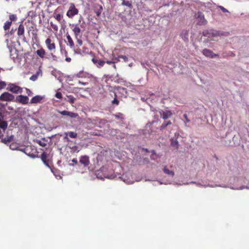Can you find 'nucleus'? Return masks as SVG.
<instances>
[{"label":"nucleus","instance_id":"obj_1","mask_svg":"<svg viewBox=\"0 0 249 249\" xmlns=\"http://www.w3.org/2000/svg\"><path fill=\"white\" fill-rule=\"evenodd\" d=\"M203 36L209 38L216 36H227L230 35L229 32L217 31L213 29L205 30L202 33Z\"/></svg>","mask_w":249,"mask_h":249},{"label":"nucleus","instance_id":"obj_2","mask_svg":"<svg viewBox=\"0 0 249 249\" xmlns=\"http://www.w3.org/2000/svg\"><path fill=\"white\" fill-rule=\"evenodd\" d=\"M115 92H114V96L118 95L121 97L126 98L128 96V93L126 89L121 86H117L114 88Z\"/></svg>","mask_w":249,"mask_h":249},{"label":"nucleus","instance_id":"obj_3","mask_svg":"<svg viewBox=\"0 0 249 249\" xmlns=\"http://www.w3.org/2000/svg\"><path fill=\"white\" fill-rule=\"evenodd\" d=\"M104 168H101L100 169L96 171L95 175L97 178L99 179H103L104 178H108L113 179L117 178V176L114 174H112L110 176H107L106 174L103 173V170Z\"/></svg>","mask_w":249,"mask_h":249},{"label":"nucleus","instance_id":"obj_4","mask_svg":"<svg viewBox=\"0 0 249 249\" xmlns=\"http://www.w3.org/2000/svg\"><path fill=\"white\" fill-rule=\"evenodd\" d=\"M14 95L8 92H4L0 96V101H13L14 100Z\"/></svg>","mask_w":249,"mask_h":249},{"label":"nucleus","instance_id":"obj_5","mask_svg":"<svg viewBox=\"0 0 249 249\" xmlns=\"http://www.w3.org/2000/svg\"><path fill=\"white\" fill-rule=\"evenodd\" d=\"M196 16V18L197 21V24L198 25L202 26L207 24V21L205 19L204 15L202 12H197Z\"/></svg>","mask_w":249,"mask_h":249},{"label":"nucleus","instance_id":"obj_6","mask_svg":"<svg viewBox=\"0 0 249 249\" xmlns=\"http://www.w3.org/2000/svg\"><path fill=\"white\" fill-rule=\"evenodd\" d=\"M78 13V10L75 8L74 4L71 3V5L67 12V16L70 18H72L74 16L77 15Z\"/></svg>","mask_w":249,"mask_h":249},{"label":"nucleus","instance_id":"obj_7","mask_svg":"<svg viewBox=\"0 0 249 249\" xmlns=\"http://www.w3.org/2000/svg\"><path fill=\"white\" fill-rule=\"evenodd\" d=\"M202 53L204 55L207 57L212 58H219V55L218 54L213 53L211 50L208 49H203Z\"/></svg>","mask_w":249,"mask_h":249},{"label":"nucleus","instance_id":"obj_8","mask_svg":"<svg viewBox=\"0 0 249 249\" xmlns=\"http://www.w3.org/2000/svg\"><path fill=\"white\" fill-rule=\"evenodd\" d=\"M159 113L160 115L161 118L164 120L168 119V118H170L173 115L172 111L171 110H168L163 111V110L160 109L159 111Z\"/></svg>","mask_w":249,"mask_h":249},{"label":"nucleus","instance_id":"obj_9","mask_svg":"<svg viewBox=\"0 0 249 249\" xmlns=\"http://www.w3.org/2000/svg\"><path fill=\"white\" fill-rule=\"evenodd\" d=\"M15 101L23 105H26L28 103L29 98L27 96L20 95L16 97Z\"/></svg>","mask_w":249,"mask_h":249},{"label":"nucleus","instance_id":"obj_10","mask_svg":"<svg viewBox=\"0 0 249 249\" xmlns=\"http://www.w3.org/2000/svg\"><path fill=\"white\" fill-rule=\"evenodd\" d=\"M4 114L0 115V128L2 129L4 131L7 129L8 123L7 121H4Z\"/></svg>","mask_w":249,"mask_h":249},{"label":"nucleus","instance_id":"obj_11","mask_svg":"<svg viewBox=\"0 0 249 249\" xmlns=\"http://www.w3.org/2000/svg\"><path fill=\"white\" fill-rule=\"evenodd\" d=\"M58 112L60 114H61L63 116H68L71 118H75L78 116V114L77 113H74L72 112H71V111H68L67 110H63V111L58 110Z\"/></svg>","mask_w":249,"mask_h":249},{"label":"nucleus","instance_id":"obj_12","mask_svg":"<svg viewBox=\"0 0 249 249\" xmlns=\"http://www.w3.org/2000/svg\"><path fill=\"white\" fill-rule=\"evenodd\" d=\"M9 90L13 93H21V88L14 84H11L9 85Z\"/></svg>","mask_w":249,"mask_h":249},{"label":"nucleus","instance_id":"obj_13","mask_svg":"<svg viewBox=\"0 0 249 249\" xmlns=\"http://www.w3.org/2000/svg\"><path fill=\"white\" fill-rule=\"evenodd\" d=\"M79 162L85 167H87L89 164V157L87 156H82L80 158Z\"/></svg>","mask_w":249,"mask_h":249},{"label":"nucleus","instance_id":"obj_14","mask_svg":"<svg viewBox=\"0 0 249 249\" xmlns=\"http://www.w3.org/2000/svg\"><path fill=\"white\" fill-rule=\"evenodd\" d=\"M192 183H195L196 184L197 186H199V187H226V186H222L221 185H215L214 186L213 185H210L209 184H202L200 183H198V182H195V181H191L190 182V184H192ZM187 184H189V183H187Z\"/></svg>","mask_w":249,"mask_h":249},{"label":"nucleus","instance_id":"obj_15","mask_svg":"<svg viewBox=\"0 0 249 249\" xmlns=\"http://www.w3.org/2000/svg\"><path fill=\"white\" fill-rule=\"evenodd\" d=\"M171 146L174 147L175 149L178 150L179 148V142L176 137H172L170 139Z\"/></svg>","mask_w":249,"mask_h":249},{"label":"nucleus","instance_id":"obj_16","mask_svg":"<svg viewBox=\"0 0 249 249\" xmlns=\"http://www.w3.org/2000/svg\"><path fill=\"white\" fill-rule=\"evenodd\" d=\"M92 61L94 64H95L97 66L98 68L102 67L104 66V64L105 63V61L101 60L96 58H92Z\"/></svg>","mask_w":249,"mask_h":249},{"label":"nucleus","instance_id":"obj_17","mask_svg":"<svg viewBox=\"0 0 249 249\" xmlns=\"http://www.w3.org/2000/svg\"><path fill=\"white\" fill-rule=\"evenodd\" d=\"M47 153L45 152H43L41 156H40V158L42 161V162L44 163V164L48 167L51 168L50 166L48 161L47 160Z\"/></svg>","mask_w":249,"mask_h":249},{"label":"nucleus","instance_id":"obj_18","mask_svg":"<svg viewBox=\"0 0 249 249\" xmlns=\"http://www.w3.org/2000/svg\"><path fill=\"white\" fill-rule=\"evenodd\" d=\"M34 141L38 143L40 146L45 147L47 145L48 140L46 138H43L41 140H34Z\"/></svg>","mask_w":249,"mask_h":249},{"label":"nucleus","instance_id":"obj_19","mask_svg":"<svg viewBox=\"0 0 249 249\" xmlns=\"http://www.w3.org/2000/svg\"><path fill=\"white\" fill-rule=\"evenodd\" d=\"M180 36L182 39L185 41H188L189 33L187 30H183L181 31Z\"/></svg>","mask_w":249,"mask_h":249},{"label":"nucleus","instance_id":"obj_20","mask_svg":"<svg viewBox=\"0 0 249 249\" xmlns=\"http://www.w3.org/2000/svg\"><path fill=\"white\" fill-rule=\"evenodd\" d=\"M42 99V97L40 95H36L33 97L30 101L31 104L38 103H39Z\"/></svg>","mask_w":249,"mask_h":249},{"label":"nucleus","instance_id":"obj_21","mask_svg":"<svg viewBox=\"0 0 249 249\" xmlns=\"http://www.w3.org/2000/svg\"><path fill=\"white\" fill-rule=\"evenodd\" d=\"M64 100L69 102L70 103L72 104L74 103L75 98L72 95H68L66 97L64 98Z\"/></svg>","mask_w":249,"mask_h":249},{"label":"nucleus","instance_id":"obj_22","mask_svg":"<svg viewBox=\"0 0 249 249\" xmlns=\"http://www.w3.org/2000/svg\"><path fill=\"white\" fill-rule=\"evenodd\" d=\"M171 124L172 122L171 121H165L160 126L159 129L160 131H163L167 126L171 125Z\"/></svg>","mask_w":249,"mask_h":249},{"label":"nucleus","instance_id":"obj_23","mask_svg":"<svg viewBox=\"0 0 249 249\" xmlns=\"http://www.w3.org/2000/svg\"><path fill=\"white\" fill-rule=\"evenodd\" d=\"M36 53L41 58L44 57L45 55V51L43 48H41L40 49L37 50L36 51Z\"/></svg>","mask_w":249,"mask_h":249},{"label":"nucleus","instance_id":"obj_24","mask_svg":"<svg viewBox=\"0 0 249 249\" xmlns=\"http://www.w3.org/2000/svg\"><path fill=\"white\" fill-rule=\"evenodd\" d=\"M41 73H42V72H41V70L39 69L38 71H37L35 74L32 75L30 77V80H32L33 81H36L37 79L39 74Z\"/></svg>","mask_w":249,"mask_h":249},{"label":"nucleus","instance_id":"obj_25","mask_svg":"<svg viewBox=\"0 0 249 249\" xmlns=\"http://www.w3.org/2000/svg\"><path fill=\"white\" fill-rule=\"evenodd\" d=\"M24 27L23 24H19L18 27V36H21L24 34Z\"/></svg>","mask_w":249,"mask_h":249},{"label":"nucleus","instance_id":"obj_26","mask_svg":"<svg viewBox=\"0 0 249 249\" xmlns=\"http://www.w3.org/2000/svg\"><path fill=\"white\" fill-rule=\"evenodd\" d=\"M163 171L165 174L170 175L172 177H173L175 175V173L173 171L170 170L166 166L163 168Z\"/></svg>","mask_w":249,"mask_h":249},{"label":"nucleus","instance_id":"obj_27","mask_svg":"<svg viewBox=\"0 0 249 249\" xmlns=\"http://www.w3.org/2000/svg\"><path fill=\"white\" fill-rule=\"evenodd\" d=\"M53 75L56 78H57L59 82H61L62 81V78L61 76V72L60 71H55L53 73Z\"/></svg>","mask_w":249,"mask_h":249},{"label":"nucleus","instance_id":"obj_28","mask_svg":"<svg viewBox=\"0 0 249 249\" xmlns=\"http://www.w3.org/2000/svg\"><path fill=\"white\" fill-rule=\"evenodd\" d=\"M72 31L74 32V34L76 36H77L79 35L81 32V29L78 26V25H76L75 27L72 29Z\"/></svg>","mask_w":249,"mask_h":249},{"label":"nucleus","instance_id":"obj_29","mask_svg":"<svg viewBox=\"0 0 249 249\" xmlns=\"http://www.w3.org/2000/svg\"><path fill=\"white\" fill-rule=\"evenodd\" d=\"M237 140V137H236L235 136H234L232 137V142H230L229 145L231 146H236V145H238V142H236Z\"/></svg>","mask_w":249,"mask_h":249},{"label":"nucleus","instance_id":"obj_30","mask_svg":"<svg viewBox=\"0 0 249 249\" xmlns=\"http://www.w3.org/2000/svg\"><path fill=\"white\" fill-rule=\"evenodd\" d=\"M66 36H67V38L68 39V41L69 43L70 46L71 47H73V46H74L73 41L71 37V36H70V35L68 33H67L66 34Z\"/></svg>","mask_w":249,"mask_h":249},{"label":"nucleus","instance_id":"obj_31","mask_svg":"<svg viewBox=\"0 0 249 249\" xmlns=\"http://www.w3.org/2000/svg\"><path fill=\"white\" fill-rule=\"evenodd\" d=\"M11 21H7L5 22L4 25L3 26V28L5 31L8 30L10 28V27L11 25Z\"/></svg>","mask_w":249,"mask_h":249},{"label":"nucleus","instance_id":"obj_32","mask_svg":"<svg viewBox=\"0 0 249 249\" xmlns=\"http://www.w3.org/2000/svg\"><path fill=\"white\" fill-rule=\"evenodd\" d=\"M122 5L127 6L128 7L130 8L132 6V4L130 2V1L129 0H123Z\"/></svg>","mask_w":249,"mask_h":249},{"label":"nucleus","instance_id":"obj_33","mask_svg":"<svg viewBox=\"0 0 249 249\" xmlns=\"http://www.w3.org/2000/svg\"><path fill=\"white\" fill-rule=\"evenodd\" d=\"M9 148L13 150L18 149L17 143L16 142L11 143L9 145Z\"/></svg>","mask_w":249,"mask_h":249},{"label":"nucleus","instance_id":"obj_34","mask_svg":"<svg viewBox=\"0 0 249 249\" xmlns=\"http://www.w3.org/2000/svg\"><path fill=\"white\" fill-rule=\"evenodd\" d=\"M71 151L73 153H78L80 151L79 147L76 145L73 146L72 147H71Z\"/></svg>","mask_w":249,"mask_h":249},{"label":"nucleus","instance_id":"obj_35","mask_svg":"<svg viewBox=\"0 0 249 249\" xmlns=\"http://www.w3.org/2000/svg\"><path fill=\"white\" fill-rule=\"evenodd\" d=\"M60 47L61 53L62 54H64L66 56L67 55V54H68L67 51L66 50L65 48L63 47L61 44L60 45Z\"/></svg>","mask_w":249,"mask_h":249},{"label":"nucleus","instance_id":"obj_36","mask_svg":"<svg viewBox=\"0 0 249 249\" xmlns=\"http://www.w3.org/2000/svg\"><path fill=\"white\" fill-rule=\"evenodd\" d=\"M68 133L69 136L71 138H76L77 136V133L73 131H71Z\"/></svg>","mask_w":249,"mask_h":249},{"label":"nucleus","instance_id":"obj_37","mask_svg":"<svg viewBox=\"0 0 249 249\" xmlns=\"http://www.w3.org/2000/svg\"><path fill=\"white\" fill-rule=\"evenodd\" d=\"M26 154L27 155L30 157L33 158V159H35L36 158H37L38 157L37 155L34 154L33 153H31V151H30V150L28 152V154Z\"/></svg>","mask_w":249,"mask_h":249},{"label":"nucleus","instance_id":"obj_38","mask_svg":"<svg viewBox=\"0 0 249 249\" xmlns=\"http://www.w3.org/2000/svg\"><path fill=\"white\" fill-rule=\"evenodd\" d=\"M47 48L50 51L54 50L55 48V44L54 43H51L49 45H48Z\"/></svg>","mask_w":249,"mask_h":249},{"label":"nucleus","instance_id":"obj_39","mask_svg":"<svg viewBox=\"0 0 249 249\" xmlns=\"http://www.w3.org/2000/svg\"><path fill=\"white\" fill-rule=\"evenodd\" d=\"M111 103L112 105H118L119 101L117 99V96H114V99L112 101Z\"/></svg>","mask_w":249,"mask_h":249},{"label":"nucleus","instance_id":"obj_40","mask_svg":"<svg viewBox=\"0 0 249 249\" xmlns=\"http://www.w3.org/2000/svg\"><path fill=\"white\" fill-rule=\"evenodd\" d=\"M119 58H121V59H122L123 60V61L125 62H127L128 60V57L125 55H119Z\"/></svg>","mask_w":249,"mask_h":249},{"label":"nucleus","instance_id":"obj_41","mask_svg":"<svg viewBox=\"0 0 249 249\" xmlns=\"http://www.w3.org/2000/svg\"><path fill=\"white\" fill-rule=\"evenodd\" d=\"M20 151L24 152L25 154H28V152L31 150V148L26 147L24 148L19 149Z\"/></svg>","mask_w":249,"mask_h":249},{"label":"nucleus","instance_id":"obj_42","mask_svg":"<svg viewBox=\"0 0 249 249\" xmlns=\"http://www.w3.org/2000/svg\"><path fill=\"white\" fill-rule=\"evenodd\" d=\"M55 96L58 99H63L64 98L62 97V93L60 92H57L55 93Z\"/></svg>","mask_w":249,"mask_h":249},{"label":"nucleus","instance_id":"obj_43","mask_svg":"<svg viewBox=\"0 0 249 249\" xmlns=\"http://www.w3.org/2000/svg\"><path fill=\"white\" fill-rule=\"evenodd\" d=\"M6 83L4 81H0V90L4 89L6 86Z\"/></svg>","mask_w":249,"mask_h":249},{"label":"nucleus","instance_id":"obj_44","mask_svg":"<svg viewBox=\"0 0 249 249\" xmlns=\"http://www.w3.org/2000/svg\"><path fill=\"white\" fill-rule=\"evenodd\" d=\"M107 64H109V65H110V64H112V66L113 67L116 69V65L115 64V61H107L106 62Z\"/></svg>","mask_w":249,"mask_h":249},{"label":"nucleus","instance_id":"obj_45","mask_svg":"<svg viewBox=\"0 0 249 249\" xmlns=\"http://www.w3.org/2000/svg\"><path fill=\"white\" fill-rule=\"evenodd\" d=\"M9 114V112L6 110V108H0V115L2 114Z\"/></svg>","mask_w":249,"mask_h":249},{"label":"nucleus","instance_id":"obj_46","mask_svg":"<svg viewBox=\"0 0 249 249\" xmlns=\"http://www.w3.org/2000/svg\"><path fill=\"white\" fill-rule=\"evenodd\" d=\"M1 142L4 143V144H6V145H8L9 144V140H8L7 138H5L4 139H2L1 140Z\"/></svg>","mask_w":249,"mask_h":249},{"label":"nucleus","instance_id":"obj_47","mask_svg":"<svg viewBox=\"0 0 249 249\" xmlns=\"http://www.w3.org/2000/svg\"><path fill=\"white\" fill-rule=\"evenodd\" d=\"M142 162L143 164H148L149 163V160L147 158H144L142 160Z\"/></svg>","mask_w":249,"mask_h":249},{"label":"nucleus","instance_id":"obj_48","mask_svg":"<svg viewBox=\"0 0 249 249\" xmlns=\"http://www.w3.org/2000/svg\"><path fill=\"white\" fill-rule=\"evenodd\" d=\"M9 18L10 19V21H11V22L12 21L15 20L16 19V15H14V14L10 15L9 16Z\"/></svg>","mask_w":249,"mask_h":249},{"label":"nucleus","instance_id":"obj_49","mask_svg":"<svg viewBox=\"0 0 249 249\" xmlns=\"http://www.w3.org/2000/svg\"><path fill=\"white\" fill-rule=\"evenodd\" d=\"M183 117L185 119L184 122L185 124L190 122V120L188 118L187 115L186 114H183Z\"/></svg>","mask_w":249,"mask_h":249},{"label":"nucleus","instance_id":"obj_50","mask_svg":"<svg viewBox=\"0 0 249 249\" xmlns=\"http://www.w3.org/2000/svg\"><path fill=\"white\" fill-rule=\"evenodd\" d=\"M124 176H122V177H121V176H119V177H118V178H120V179H123V181H124V182H125L126 183H127V184L130 183V182H129L128 181H127V180L125 179V178H124Z\"/></svg>","mask_w":249,"mask_h":249},{"label":"nucleus","instance_id":"obj_51","mask_svg":"<svg viewBox=\"0 0 249 249\" xmlns=\"http://www.w3.org/2000/svg\"><path fill=\"white\" fill-rule=\"evenodd\" d=\"M219 7L222 11L223 12H224V13L229 12L228 10L227 9H226L225 8H224V7H223L222 6H219Z\"/></svg>","mask_w":249,"mask_h":249},{"label":"nucleus","instance_id":"obj_52","mask_svg":"<svg viewBox=\"0 0 249 249\" xmlns=\"http://www.w3.org/2000/svg\"><path fill=\"white\" fill-rule=\"evenodd\" d=\"M76 76L77 77H83L85 76V75H83V71H80L79 73H78L77 74H76Z\"/></svg>","mask_w":249,"mask_h":249},{"label":"nucleus","instance_id":"obj_53","mask_svg":"<svg viewBox=\"0 0 249 249\" xmlns=\"http://www.w3.org/2000/svg\"><path fill=\"white\" fill-rule=\"evenodd\" d=\"M26 89V93L28 96L32 95L33 92H32V91L30 89H27V88Z\"/></svg>","mask_w":249,"mask_h":249},{"label":"nucleus","instance_id":"obj_54","mask_svg":"<svg viewBox=\"0 0 249 249\" xmlns=\"http://www.w3.org/2000/svg\"><path fill=\"white\" fill-rule=\"evenodd\" d=\"M45 43H46L47 46H48V45H49L51 43V39L49 38H48L46 40Z\"/></svg>","mask_w":249,"mask_h":249},{"label":"nucleus","instance_id":"obj_55","mask_svg":"<svg viewBox=\"0 0 249 249\" xmlns=\"http://www.w3.org/2000/svg\"><path fill=\"white\" fill-rule=\"evenodd\" d=\"M115 116H116V118H117L118 119H123V114H122L121 113H119L118 114V115H116Z\"/></svg>","mask_w":249,"mask_h":249},{"label":"nucleus","instance_id":"obj_56","mask_svg":"<svg viewBox=\"0 0 249 249\" xmlns=\"http://www.w3.org/2000/svg\"><path fill=\"white\" fill-rule=\"evenodd\" d=\"M55 18L58 21H60L61 20V15H60V14H57L56 15V16H55Z\"/></svg>","mask_w":249,"mask_h":249},{"label":"nucleus","instance_id":"obj_57","mask_svg":"<svg viewBox=\"0 0 249 249\" xmlns=\"http://www.w3.org/2000/svg\"><path fill=\"white\" fill-rule=\"evenodd\" d=\"M7 104V103L6 104H4L0 102V108H6L5 105Z\"/></svg>","mask_w":249,"mask_h":249},{"label":"nucleus","instance_id":"obj_58","mask_svg":"<svg viewBox=\"0 0 249 249\" xmlns=\"http://www.w3.org/2000/svg\"><path fill=\"white\" fill-rule=\"evenodd\" d=\"M65 137H64V139L67 140L68 142H69L70 140V139H69V138L68 137V133L67 132H66V133H65Z\"/></svg>","mask_w":249,"mask_h":249},{"label":"nucleus","instance_id":"obj_59","mask_svg":"<svg viewBox=\"0 0 249 249\" xmlns=\"http://www.w3.org/2000/svg\"><path fill=\"white\" fill-rule=\"evenodd\" d=\"M51 170L52 172L53 173L55 177H57V175L56 174V172H55V171H56V169L53 168H51Z\"/></svg>","mask_w":249,"mask_h":249},{"label":"nucleus","instance_id":"obj_60","mask_svg":"<svg viewBox=\"0 0 249 249\" xmlns=\"http://www.w3.org/2000/svg\"><path fill=\"white\" fill-rule=\"evenodd\" d=\"M13 138H14V136L12 135L7 138V139L9 140V142L12 141L13 140Z\"/></svg>","mask_w":249,"mask_h":249},{"label":"nucleus","instance_id":"obj_61","mask_svg":"<svg viewBox=\"0 0 249 249\" xmlns=\"http://www.w3.org/2000/svg\"><path fill=\"white\" fill-rule=\"evenodd\" d=\"M179 136V134L178 132H176L174 134V136L173 137H176V139L178 140V137Z\"/></svg>","mask_w":249,"mask_h":249},{"label":"nucleus","instance_id":"obj_62","mask_svg":"<svg viewBox=\"0 0 249 249\" xmlns=\"http://www.w3.org/2000/svg\"><path fill=\"white\" fill-rule=\"evenodd\" d=\"M50 55L52 57L53 60H56L57 57L55 55L53 54V53H51Z\"/></svg>","mask_w":249,"mask_h":249},{"label":"nucleus","instance_id":"obj_63","mask_svg":"<svg viewBox=\"0 0 249 249\" xmlns=\"http://www.w3.org/2000/svg\"><path fill=\"white\" fill-rule=\"evenodd\" d=\"M156 121H152L151 122H149L147 124V125H149V126H151L155 122H156Z\"/></svg>","mask_w":249,"mask_h":249},{"label":"nucleus","instance_id":"obj_64","mask_svg":"<svg viewBox=\"0 0 249 249\" xmlns=\"http://www.w3.org/2000/svg\"><path fill=\"white\" fill-rule=\"evenodd\" d=\"M77 42H78V43L79 44V45H82L83 42H82V41L81 40L78 39L77 40Z\"/></svg>","mask_w":249,"mask_h":249}]
</instances>
